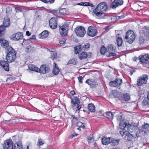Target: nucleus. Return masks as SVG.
Segmentation results:
<instances>
[{
	"label": "nucleus",
	"mask_w": 149,
	"mask_h": 149,
	"mask_svg": "<svg viewBox=\"0 0 149 149\" xmlns=\"http://www.w3.org/2000/svg\"><path fill=\"white\" fill-rule=\"evenodd\" d=\"M108 9L107 5L104 2L100 3L96 8L93 10V13L95 16L99 17V18H104V12L107 11Z\"/></svg>",
	"instance_id": "obj_1"
},
{
	"label": "nucleus",
	"mask_w": 149,
	"mask_h": 149,
	"mask_svg": "<svg viewBox=\"0 0 149 149\" xmlns=\"http://www.w3.org/2000/svg\"><path fill=\"white\" fill-rule=\"evenodd\" d=\"M135 34L134 32L129 30L126 33L125 39V41L129 44H132L135 40Z\"/></svg>",
	"instance_id": "obj_2"
},
{
	"label": "nucleus",
	"mask_w": 149,
	"mask_h": 149,
	"mask_svg": "<svg viewBox=\"0 0 149 149\" xmlns=\"http://www.w3.org/2000/svg\"><path fill=\"white\" fill-rule=\"evenodd\" d=\"M70 99L71 100V103L72 105V107L74 109L76 107V111L79 110L82 107V105L79 104L80 101L77 96H74L73 97H71Z\"/></svg>",
	"instance_id": "obj_3"
},
{
	"label": "nucleus",
	"mask_w": 149,
	"mask_h": 149,
	"mask_svg": "<svg viewBox=\"0 0 149 149\" xmlns=\"http://www.w3.org/2000/svg\"><path fill=\"white\" fill-rule=\"evenodd\" d=\"M119 127L120 129H125L127 133L132 132L133 131V129L134 127L128 123L127 122H121L119 125Z\"/></svg>",
	"instance_id": "obj_4"
},
{
	"label": "nucleus",
	"mask_w": 149,
	"mask_h": 149,
	"mask_svg": "<svg viewBox=\"0 0 149 149\" xmlns=\"http://www.w3.org/2000/svg\"><path fill=\"white\" fill-rule=\"evenodd\" d=\"M122 82V79L118 78L115 79L114 80L110 81L109 82V85L111 87L118 88L121 85Z\"/></svg>",
	"instance_id": "obj_5"
},
{
	"label": "nucleus",
	"mask_w": 149,
	"mask_h": 149,
	"mask_svg": "<svg viewBox=\"0 0 149 149\" xmlns=\"http://www.w3.org/2000/svg\"><path fill=\"white\" fill-rule=\"evenodd\" d=\"M74 31L77 36L81 37L84 36L86 33L85 28L82 26L77 27L75 29Z\"/></svg>",
	"instance_id": "obj_6"
},
{
	"label": "nucleus",
	"mask_w": 149,
	"mask_h": 149,
	"mask_svg": "<svg viewBox=\"0 0 149 149\" xmlns=\"http://www.w3.org/2000/svg\"><path fill=\"white\" fill-rule=\"evenodd\" d=\"M59 27L60 33L62 36L64 37L67 36L68 30V26L67 25L64 24L62 26H59Z\"/></svg>",
	"instance_id": "obj_7"
},
{
	"label": "nucleus",
	"mask_w": 149,
	"mask_h": 149,
	"mask_svg": "<svg viewBox=\"0 0 149 149\" xmlns=\"http://www.w3.org/2000/svg\"><path fill=\"white\" fill-rule=\"evenodd\" d=\"M140 133V131L137 132H136L134 134H131L130 133H127L123 137L125 140L128 141H131L132 140L133 138H138L139 137V134Z\"/></svg>",
	"instance_id": "obj_8"
},
{
	"label": "nucleus",
	"mask_w": 149,
	"mask_h": 149,
	"mask_svg": "<svg viewBox=\"0 0 149 149\" xmlns=\"http://www.w3.org/2000/svg\"><path fill=\"white\" fill-rule=\"evenodd\" d=\"M13 142L11 139H6L4 141L3 147L4 149H13Z\"/></svg>",
	"instance_id": "obj_9"
},
{
	"label": "nucleus",
	"mask_w": 149,
	"mask_h": 149,
	"mask_svg": "<svg viewBox=\"0 0 149 149\" xmlns=\"http://www.w3.org/2000/svg\"><path fill=\"white\" fill-rule=\"evenodd\" d=\"M97 33V30L94 27L91 26L88 28L87 33L88 36L94 37L96 35Z\"/></svg>",
	"instance_id": "obj_10"
},
{
	"label": "nucleus",
	"mask_w": 149,
	"mask_h": 149,
	"mask_svg": "<svg viewBox=\"0 0 149 149\" xmlns=\"http://www.w3.org/2000/svg\"><path fill=\"white\" fill-rule=\"evenodd\" d=\"M57 18L56 17H52L49 21V25L52 29H55L57 27Z\"/></svg>",
	"instance_id": "obj_11"
},
{
	"label": "nucleus",
	"mask_w": 149,
	"mask_h": 149,
	"mask_svg": "<svg viewBox=\"0 0 149 149\" xmlns=\"http://www.w3.org/2000/svg\"><path fill=\"white\" fill-rule=\"evenodd\" d=\"M6 58L8 63H11L14 62L16 58V53L7 54Z\"/></svg>",
	"instance_id": "obj_12"
},
{
	"label": "nucleus",
	"mask_w": 149,
	"mask_h": 149,
	"mask_svg": "<svg viewBox=\"0 0 149 149\" xmlns=\"http://www.w3.org/2000/svg\"><path fill=\"white\" fill-rule=\"evenodd\" d=\"M123 3V0H114L111 3V7L113 9L115 8L118 6L122 5Z\"/></svg>",
	"instance_id": "obj_13"
},
{
	"label": "nucleus",
	"mask_w": 149,
	"mask_h": 149,
	"mask_svg": "<svg viewBox=\"0 0 149 149\" xmlns=\"http://www.w3.org/2000/svg\"><path fill=\"white\" fill-rule=\"evenodd\" d=\"M23 33L19 32L14 34L12 36V39L15 40H20L23 39Z\"/></svg>",
	"instance_id": "obj_14"
},
{
	"label": "nucleus",
	"mask_w": 149,
	"mask_h": 149,
	"mask_svg": "<svg viewBox=\"0 0 149 149\" xmlns=\"http://www.w3.org/2000/svg\"><path fill=\"white\" fill-rule=\"evenodd\" d=\"M85 83L91 88H94L97 85V83L93 79H88L86 81Z\"/></svg>",
	"instance_id": "obj_15"
},
{
	"label": "nucleus",
	"mask_w": 149,
	"mask_h": 149,
	"mask_svg": "<svg viewBox=\"0 0 149 149\" xmlns=\"http://www.w3.org/2000/svg\"><path fill=\"white\" fill-rule=\"evenodd\" d=\"M8 61L3 60H0V65L6 71H9V65Z\"/></svg>",
	"instance_id": "obj_16"
},
{
	"label": "nucleus",
	"mask_w": 149,
	"mask_h": 149,
	"mask_svg": "<svg viewBox=\"0 0 149 149\" xmlns=\"http://www.w3.org/2000/svg\"><path fill=\"white\" fill-rule=\"evenodd\" d=\"M130 96L127 93H124L119 98V100L122 103L129 101L130 100Z\"/></svg>",
	"instance_id": "obj_17"
},
{
	"label": "nucleus",
	"mask_w": 149,
	"mask_h": 149,
	"mask_svg": "<svg viewBox=\"0 0 149 149\" xmlns=\"http://www.w3.org/2000/svg\"><path fill=\"white\" fill-rule=\"evenodd\" d=\"M140 62L145 64L149 63V56L148 54L142 55L140 57Z\"/></svg>",
	"instance_id": "obj_18"
},
{
	"label": "nucleus",
	"mask_w": 149,
	"mask_h": 149,
	"mask_svg": "<svg viewBox=\"0 0 149 149\" xmlns=\"http://www.w3.org/2000/svg\"><path fill=\"white\" fill-rule=\"evenodd\" d=\"M3 25H1L4 28L8 27L10 25V21L9 18L8 17H6L4 18V20L3 21Z\"/></svg>",
	"instance_id": "obj_19"
},
{
	"label": "nucleus",
	"mask_w": 149,
	"mask_h": 149,
	"mask_svg": "<svg viewBox=\"0 0 149 149\" xmlns=\"http://www.w3.org/2000/svg\"><path fill=\"white\" fill-rule=\"evenodd\" d=\"M148 78V75L146 74H144L140 77V86L146 84Z\"/></svg>",
	"instance_id": "obj_20"
},
{
	"label": "nucleus",
	"mask_w": 149,
	"mask_h": 149,
	"mask_svg": "<svg viewBox=\"0 0 149 149\" xmlns=\"http://www.w3.org/2000/svg\"><path fill=\"white\" fill-rule=\"evenodd\" d=\"M49 70V68L48 67H46L45 65H42L41 66L40 69L38 68V72L44 74L48 72Z\"/></svg>",
	"instance_id": "obj_21"
},
{
	"label": "nucleus",
	"mask_w": 149,
	"mask_h": 149,
	"mask_svg": "<svg viewBox=\"0 0 149 149\" xmlns=\"http://www.w3.org/2000/svg\"><path fill=\"white\" fill-rule=\"evenodd\" d=\"M111 138L110 137L107 138L104 136L102 139V143L105 145H107L110 143Z\"/></svg>",
	"instance_id": "obj_22"
},
{
	"label": "nucleus",
	"mask_w": 149,
	"mask_h": 149,
	"mask_svg": "<svg viewBox=\"0 0 149 149\" xmlns=\"http://www.w3.org/2000/svg\"><path fill=\"white\" fill-rule=\"evenodd\" d=\"M0 43L1 46L5 48V49L8 46H10L9 45V43L8 41L3 38L0 39Z\"/></svg>",
	"instance_id": "obj_23"
},
{
	"label": "nucleus",
	"mask_w": 149,
	"mask_h": 149,
	"mask_svg": "<svg viewBox=\"0 0 149 149\" xmlns=\"http://www.w3.org/2000/svg\"><path fill=\"white\" fill-rule=\"evenodd\" d=\"M6 52L7 54H11L12 53H16V52L11 46H8L6 49Z\"/></svg>",
	"instance_id": "obj_24"
},
{
	"label": "nucleus",
	"mask_w": 149,
	"mask_h": 149,
	"mask_svg": "<svg viewBox=\"0 0 149 149\" xmlns=\"http://www.w3.org/2000/svg\"><path fill=\"white\" fill-rule=\"evenodd\" d=\"M14 149H23L22 141H20L16 142L13 146Z\"/></svg>",
	"instance_id": "obj_25"
},
{
	"label": "nucleus",
	"mask_w": 149,
	"mask_h": 149,
	"mask_svg": "<svg viewBox=\"0 0 149 149\" xmlns=\"http://www.w3.org/2000/svg\"><path fill=\"white\" fill-rule=\"evenodd\" d=\"M148 132H149V124H144L142 126L141 132H144V133H146Z\"/></svg>",
	"instance_id": "obj_26"
},
{
	"label": "nucleus",
	"mask_w": 149,
	"mask_h": 149,
	"mask_svg": "<svg viewBox=\"0 0 149 149\" xmlns=\"http://www.w3.org/2000/svg\"><path fill=\"white\" fill-rule=\"evenodd\" d=\"M88 57V54L86 52H82L79 54L78 58L81 60L86 59Z\"/></svg>",
	"instance_id": "obj_27"
},
{
	"label": "nucleus",
	"mask_w": 149,
	"mask_h": 149,
	"mask_svg": "<svg viewBox=\"0 0 149 149\" xmlns=\"http://www.w3.org/2000/svg\"><path fill=\"white\" fill-rule=\"evenodd\" d=\"M53 65L54 68L53 69V73L55 75H57L58 74L60 70L56 63H54Z\"/></svg>",
	"instance_id": "obj_28"
},
{
	"label": "nucleus",
	"mask_w": 149,
	"mask_h": 149,
	"mask_svg": "<svg viewBox=\"0 0 149 149\" xmlns=\"http://www.w3.org/2000/svg\"><path fill=\"white\" fill-rule=\"evenodd\" d=\"M49 35V32L47 30H45L39 34V38L40 39H43L47 38Z\"/></svg>",
	"instance_id": "obj_29"
},
{
	"label": "nucleus",
	"mask_w": 149,
	"mask_h": 149,
	"mask_svg": "<svg viewBox=\"0 0 149 149\" xmlns=\"http://www.w3.org/2000/svg\"><path fill=\"white\" fill-rule=\"evenodd\" d=\"M116 49V47L113 45H109L107 46V51L108 52H115Z\"/></svg>",
	"instance_id": "obj_30"
},
{
	"label": "nucleus",
	"mask_w": 149,
	"mask_h": 149,
	"mask_svg": "<svg viewBox=\"0 0 149 149\" xmlns=\"http://www.w3.org/2000/svg\"><path fill=\"white\" fill-rule=\"evenodd\" d=\"M87 108L88 111L91 112H94L95 111V107L93 104H89Z\"/></svg>",
	"instance_id": "obj_31"
},
{
	"label": "nucleus",
	"mask_w": 149,
	"mask_h": 149,
	"mask_svg": "<svg viewBox=\"0 0 149 149\" xmlns=\"http://www.w3.org/2000/svg\"><path fill=\"white\" fill-rule=\"evenodd\" d=\"M142 106L143 107L149 106V100L147 98H145L142 102Z\"/></svg>",
	"instance_id": "obj_32"
},
{
	"label": "nucleus",
	"mask_w": 149,
	"mask_h": 149,
	"mask_svg": "<svg viewBox=\"0 0 149 149\" xmlns=\"http://www.w3.org/2000/svg\"><path fill=\"white\" fill-rule=\"evenodd\" d=\"M35 49L34 47L31 46H28L25 49V52L27 53H31L35 51Z\"/></svg>",
	"instance_id": "obj_33"
},
{
	"label": "nucleus",
	"mask_w": 149,
	"mask_h": 149,
	"mask_svg": "<svg viewBox=\"0 0 149 149\" xmlns=\"http://www.w3.org/2000/svg\"><path fill=\"white\" fill-rule=\"evenodd\" d=\"M28 67L29 69L32 71L38 72V68L33 64H30L29 65Z\"/></svg>",
	"instance_id": "obj_34"
},
{
	"label": "nucleus",
	"mask_w": 149,
	"mask_h": 149,
	"mask_svg": "<svg viewBox=\"0 0 149 149\" xmlns=\"http://www.w3.org/2000/svg\"><path fill=\"white\" fill-rule=\"evenodd\" d=\"M120 141V139H116L114 138H111L110 143L113 146H115L118 145Z\"/></svg>",
	"instance_id": "obj_35"
},
{
	"label": "nucleus",
	"mask_w": 149,
	"mask_h": 149,
	"mask_svg": "<svg viewBox=\"0 0 149 149\" xmlns=\"http://www.w3.org/2000/svg\"><path fill=\"white\" fill-rule=\"evenodd\" d=\"M81 46V45H80L74 47V52L75 54L79 53V52L82 50Z\"/></svg>",
	"instance_id": "obj_36"
},
{
	"label": "nucleus",
	"mask_w": 149,
	"mask_h": 149,
	"mask_svg": "<svg viewBox=\"0 0 149 149\" xmlns=\"http://www.w3.org/2000/svg\"><path fill=\"white\" fill-rule=\"evenodd\" d=\"M142 31L144 34L146 36H149V27H146V26L144 27L143 28Z\"/></svg>",
	"instance_id": "obj_37"
},
{
	"label": "nucleus",
	"mask_w": 149,
	"mask_h": 149,
	"mask_svg": "<svg viewBox=\"0 0 149 149\" xmlns=\"http://www.w3.org/2000/svg\"><path fill=\"white\" fill-rule=\"evenodd\" d=\"M118 46H120L122 45L123 43V40L121 37H118L117 38L116 40Z\"/></svg>",
	"instance_id": "obj_38"
},
{
	"label": "nucleus",
	"mask_w": 149,
	"mask_h": 149,
	"mask_svg": "<svg viewBox=\"0 0 149 149\" xmlns=\"http://www.w3.org/2000/svg\"><path fill=\"white\" fill-rule=\"evenodd\" d=\"M106 117L109 119H112L113 117L114 114L113 113L109 111L106 114Z\"/></svg>",
	"instance_id": "obj_39"
},
{
	"label": "nucleus",
	"mask_w": 149,
	"mask_h": 149,
	"mask_svg": "<svg viewBox=\"0 0 149 149\" xmlns=\"http://www.w3.org/2000/svg\"><path fill=\"white\" fill-rule=\"evenodd\" d=\"M5 28L3 26H0V36H2L5 34Z\"/></svg>",
	"instance_id": "obj_40"
},
{
	"label": "nucleus",
	"mask_w": 149,
	"mask_h": 149,
	"mask_svg": "<svg viewBox=\"0 0 149 149\" xmlns=\"http://www.w3.org/2000/svg\"><path fill=\"white\" fill-rule=\"evenodd\" d=\"M90 47V44L89 43H87L85 44L82 47V50H85L89 49Z\"/></svg>",
	"instance_id": "obj_41"
},
{
	"label": "nucleus",
	"mask_w": 149,
	"mask_h": 149,
	"mask_svg": "<svg viewBox=\"0 0 149 149\" xmlns=\"http://www.w3.org/2000/svg\"><path fill=\"white\" fill-rule=\"evenodd\" d=\"M44 141L41 138H39L38 140V142L37 143V145L38 146H40L44 144Z\"/></svg>",
	"instance_id": "obj_42"
},
{
	"label": "nucleus",
	"mask_w": 149,
	"mask_h": 149,
	"mask_svg": "<svg viewBox=\"0 0 149 149\" xmlns=\"http://www.w3.org/2000/svg\"><path fill=\"white\" fill-rule=\"evenodd\" d=\"M120 131V133L122 136H123V137L125 135L127 134V132L125 129H124Z\"/></svg>",
	"instance_id": "obj_43"
},
{
	"label": "nucleus",
	"mask_w": 149,
	"mask_h": 149,
	"mask_svg": "<svg viewBox=\"0 0 149 149\" xmlns=\"http://www.w3.org/2000/svg\"><path fill=\"white\" fill-rule=\"evenodd\" d=\"M100 53L102 54H104L107 51L106 47L103 45L100 49Z\"/></svg>",
	"instance_id": "obj_44"
},
{
	"label": "nucleus",
	"mask_w": 149,
	"mask_h": 149,
	"mask_svg": "<svg viewBox=\"0 0 149 149\" xmlns=\"http://www.w3.org/2000/svg\"><path fill=\"white\" fill-rule=\"evenodd\" d=\"M77 126L78 127H80L81 128H84V123H82L80 122H78L77 123Z\"/></svg>",
	"instance_id": "obj_45"
},
{
	"label": "nucleus",
	"mask_w": 149,
	"mask_h": 149,
	"mask_svg": "<svg viewBox=\"0 0 149 149\" xmlns=\"http://www.w3.org/2000/svg\"><path fill=\"white\" fill-rule=\"evenodd\" d=\"M57 53L56 52H53L51 54V58L53 59L54 60L57 58Z\"/></svg>",
	"instance_id": "obj_46"
},
{
	"label": "nucleus",
	"mask_w": 149,
	"mask_h": 149,
	"mask_svg": "<svg viewBox=\"0 0 149 149\" xmlns=\"http://www.w3.org/2000/svg\"><path fill=\"white\" fill-rule=\"evenodd\" d=\"M114 52H109V54L107 55V56L108 57H110L111 56H117V54L115 53Z\"/></svg>",
	"instance_id": "obj_47"
},
{
	"label": "nucleus",
	"mask_w": 149,
	"mask_h": 149,
	"mask_svg": "<svg viewBox=\"0 0 149 149\" xmlns=\"http://www.w3.org/2000/svg\"><path fill=\"white\" fill-rule=\"evenodd\" d=\"M68 64L76 65V63L75 60L72 59L70 60L68 63Z\"/></svg>",
	"instance_id": "obj_48"
},
{
	"label": "nucleus",
	"mask_w": 149,
	"mask_h": 149,
	"mask_svg": "<svg viewBox=\"0 0 149 149\" xmlns=\"http://www.w3.org/2000/svg\"><path fill=\"white\" fill-rule=\"evenodd\" d=\"M117 119L119 121H120V123L121 122H125L124 120H122V116L121 115H117Z\"/></svg>",
	"instance_id": "obj_49"
},
{
	"label": "nucleus",
	"mask_w": 149,
	"mask_h": 149,
	"mask_svg": "<svg viewBox=\"0 0 149 149\" xmlns=\"http://www.w3.org/2000/svg\"><path fill=\"white\" fill-rule=\"evenodd\" d=\"M66 39L65 38H62L60 40L59 43L61 44H64L65 43Z\"/></svg>",
	"instance_id": "obj_50"
},
{
	"label": "nucleus",
	"mask_w": 149,
	"mask_h": 149,
	"mask_svg": "<svg viewBox=\"0 0 149 149\" xmlns=\"http://www.w3.org/2000/svg\"><path fill=\"white\" fill-rule=\"evenodd\" d=\"M77 78L78 79L79 83H80L81 84L82 83V79L84 78V77H82L81 76H80L79 77H78Z\"/></svg>",
	"instance_id": "obj_51"
},
{
	"label": "nucleus",
	"mask_w": 149,
	"mask_h": 149,
	"mask_svg": "<svg viewBox=\"0 0 149 149\" xmlns=\"http://www.w3.org/2000/svg\"><path fill=\"white\" fill-rule=\"evenodd\" d=\"M15 10L17 12H20L22 11V9L19 7H16L15 8Z\"/></svg>",
	"instance_id": "obj_52"
},
{
	"label": "nucleus",
	"mask_w": 149,
	"mask_h": 149,
	"mask_svg": "<svg viewBox=\"0 0 149 149\" xmlns=\"http://www.w3.org/2000/svg\"><path fill=\"white\" fill-rule=\"evenodd\" d=\"M86 2H81L79 3H77V5H80V6H86Z\"/></svg>",
	"instance_id": "obj_53"
},
{
	"label": "nucleus",
	"mask_w": 149,
	"mask_h": 149,
	"mask_svg": "<svg viewBox=\"0 0 149 149\" xmlns=\"http://www.w3.org/2000/svg\"><path fill=\"white\" fill-rule=\"evenodd\" d=\"M138 59L140 60V56H139L138 58L136 56H134L133 58V60L134 61H136V60Z\"/></svg>",
	"instance_id": "obj_54"
},
{
	"label": "nucleus",
	"mask_w": 149,
	"mask_h": 149,
	"mask_svg": "<svg viewBox=\"0 0 149 149\" xmlns=\"http://www.w3.org/2000/svg\"><path fill=\"white\" fill-rule=\"evenodd\" d=\"M145 41V40L143 37L140 38V44H143Z\"/></svg>",
	"instance_id": "obj_55"
},
{
	"label": "nucleus",
	"mask_w": 149,
	"mask_h": 149,
	"mask_svg": "<svg viewBox=\"0 0 149 149\" xmlns=\"http://www.w3.org/2000/svg\"><path fill=\"white\" fill-rule=\"evenodd\" d=\"M48 50H49L50 52H52V53L55 52V49L54 48H51L50 49H48Z\"/></svg>",
	"instance_id": "obj_56"
},
{
	"label": "nucleus",
	"mask_w": 149,
	"mask_h": 149,
	"mask_svg": "<svg viewBox=\"0 0 149 149\" xmlns=\"http://www.w3.org/2000/svg\"><path fill=\"white\" fill-rule=\"evenodd\" d=\"M90 6L92 7H93L94 6L93 5V4L92 3H90L89 2H86V6Z\"/></svg>",
	"instance_id": "obj_57"
},
{
	"label": "nucleus",
	"mask_w": 149,
	"mask_h": 149,
	"mask_svg": "<svg viewBox=\"0 0 149 149\" xmlns=\"http://www.w3.org/2000/svg\"><path fill=\"white\" fill-rule=\"evenodd\" d=\"M136 85L138 86H140V77H138L137 80Z\"/></svg>",
	"instance_id": "obj_58"
},
{
	"label": "nucleus",
	"mask_w": 149,
	"mask_h": 149,
	"mask_svg": "<svg viewBox=\"0 0 149 149\" xmlns=\"http://www.w3.org/2000/svg\"><path fill=\"white\" fill-rule=\"evenodd\" d=\"M55 0H47V3H54Z\"/></svg>",
	"instance_id": "obj_59"
},
{
	"label": "nucleus",
	"mask_w": 149,
	"mask_h": 149,
	"mask_svg": "<svg viewBox=\"0 0 149 149\" xmlns=\"http://www.w3.org/2000/svg\"><path fill=\"white\" fill-rule=\"evenodd\" d=\"M70 94L71 95H73L74 94H75V93L74 91L72 90L70 92Z\"/></svg>",
	"instance_id": "obj_60"
},
{
	"label": "nucleus",
	"mask_w": 149,
	"mask_h": 149,
	"mask_svg": "<svg viewBox=\"0 0 149 149\" xmlns=\"http://www.w3.org/2000/svg\"><path fill=\"white\" fill-rule=\"evenodd\" d=\"M26 35L28 36H29L31 35V33L29 31H27L26 32Z\"/></svg>",
	"instance_id": "obj_61"
},
{
	"label": "nucleus",
	"mask_w": 149,
	"mask_h": 149,
	"mask_svg": "<svg viewBox=\"0 0 149 149\" xmlns=\"http://www.w3.org/2000/svg\"><path fill=\"white\" fill-rule=\"evenodd\" d=\"M36 39V36L35 35H33L32 36V37L31 38H30L29 39L30 40H31V39L34 40V39Z\"/></svg>",
	"instance_id": "obj_62"
},
{
	"label": "nucleus",
	"mask_w": 149,
	"mask_h": 149,
	"mask_svg": "<svg viewBox=\"0 0 149 149\" xmlns=\"http://www.w3.org/2000/svg\"><path fill=\"white\" fill-rule=\"evenodd\" d=\"M44 3H47V0H40Z\"/></svg>",
	"instance_id": "obj_63"
},
{
	"label": "nucleus",
	"mask_w": 149,
	"mask_h": 149,
	"mask_svg": "<svg viewBox=\"0 0 149 149\" xmlns=\"http://www.w3.org/2000/svg\"><path fill=\"white\" fill-rule=\"evenodd\" d=\"M145 66L146 67L149 68V63L145 64Z\"/></svg>",
	"instance_id": "obj_64"
}]
</instances>
